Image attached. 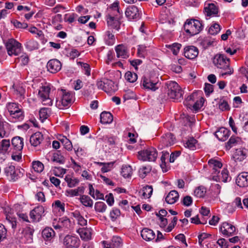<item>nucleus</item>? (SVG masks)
I'll return each mask as SVG.
<instances>
[{
    "instance_id": "f257e3e1",
    "label": "nucleus",
    "mask_w": 248,
    "mask_h": 248,
    "mask_svg": "<svg viewBox=\"0 0 248 248\" xmlns=\"http://www.w3.org/2000/svg\"><path fill=\"white\" fill-rule=\"evenodd\" d=\"M213 63L217 68L222 69L220 75L222 77L225 75H231L233 72V69L230 67L229 59L224 55H216L214 58Z\"/></svg>"
},
{
    "instance_id": "f03ea898",
    "label": "nucleus",
    "mask_w": 248,
    "mask_h": 248,
    "mask_svg": "<svg viewBox=\"0 0 248 248\" xmlns=\"http://www.w3.org/2000/svg\"><path fill=\"white\" fill-rule=\"evenodd\" d=\"M185 31L191 36H193L200 33L203 29L202 23L195 19H187L184 25Z\"/></svg>"
},
{
    "instance_id": "7ed1b4c3",
    "label": "nucleus",
    "mask_w": 248,
    "mask_h": 248,
    "mask_svg": "<svg viewBox=\"0 0 248 248\" xmlns=\"http://www.w3.org/2000/svg\"><path fill=\"white\" fill-rule=\"evenodd\" d=\"M198 93L193 92L190 95H188L184 101V104L187 108H201L204 106L205 101L203 97H200L199 99H197Z\"/></svg>"
},
{
    "instance_id": "20e7f679",
    "label": "nucleus",
    "mask_w": 248,
    "mask_h": 248,
    "mask_svg": "<svg viewBox=\"0 0 248 248\" xmlns=\"http://www.w3.org/2000/svg\"><path fill=\"white\" fill-rule=\"evenodd\" d=\"M166 84L168 89V95L170 98L178 101L182 98L183 91L177 83L169 81Z\"/></svg>"
},
{
    "instance_id": "39448f33",
    "label": "nucleus",
    "mask_w": 248,
    "mask_h": 248,
    "mask_svg": "<svg viewBox=\"0 0 248 248\" xmlns=\"http://www.w3.org/2000/svg\"><path fill=\"white\" fill-rule=\"evenodd\" d=\"M4 173L10 181H15L23 175L24 170L19 168H16L12 164H8L4 168Z\"/></svg>"
},
{
    "instance_id": "423d86ee",
    "label": "nucleus",
    "mask_w": 248,
    "mask_h": 248,
    "mask_svg": "<svg viewBox=\"0 0 248 248\" xmlns=\"http://www.w3.org/2000/svg\"><path fill=\"white\" fill-rule=\"evenodd\" d=\"M5 46L8 55L11 56L19 55L22 50L21 44L13 38L8 39Z\"/></svg>"
},
{
    "instance_id": "0eeeda50",
    "label": "nucleus",
    "mask_w": 248,
    "mask_h": 248,
    "mask_svg": "<svg viewBox=\"0 0 248 248\" xmlns=\"http://www.w3.org/2000/svg\"><path fill=\"white\" fill-rule=\"evenodd\" d=\"M139 158L143 161H155L158 156V153L154 147H151L139 152Z\"/></svg>"
},
{
    "instance_id": "6e6552de",
    "label": "nucleus",
    "mask_w": 248,
    "mask_h": 248,
    "mask_svg": "<svg viewBox=\"0 0 248 248\" xmlns=\"http://www.w3.org/2000/svg\"><path fill=\"white\" fill-rule=\"evenodd\" d=\"M5 115L11 122L21 121L24 119V114L22 109H7Z\"/></svg>"
},
{
    "instance_id": "1a4fd4ad",
    "label": "nucleus",
    "mask_w": 248,
    "mask_h": 248,
    "mask_svg": "<svg viewBox=\"0 0 248 248\" xmlns=\"http://www.w3.org/2000/svg\"><path fill=\"white\" fill-rule=\"evenodd\" d=\"M53 227L56 230L68 231L72 228V224L68 218L62 217L59 219L57 223L54 221L53 222Z\"/></svg>"
},
{
    "instance_id": "9d476101",
    "label": "nucleus",
    "mask_w": 248,
    "mask_h": 248,
    "mask_svg": "<svg viewBox=\"0 0 248 248\" xmlns=\"http://www.w3.org/2000/svg\"><path fill=\"white\" fill-rule=\"evenodd\" d=\"M140 14L139 9L135 5L129 6L125 11V16L129 20L139 18Z\"/></svg>"
},
{
    "instance_id": "9b49d317",
    "label": "nucleus",
    "mask_w": 248,
    "mask_h": 248,
    "mask_svg": "<svg viewBox=\"0 0 248 248\" xmlns=\"http://www.w3.org/2000/svg\"><path fill=\"white\" fill-rule=\"evenodd\" d=\"M63 243L67 248H78L80 245V240L77 237L67 235L64 238Z\"/></svg>"
},
{
    "instance_id": "f8f14e48",
    "label": "nucleus",
    "mask_w": 248,
    "mask_h": 248,
    "mask_svg": "<svg viewBox=\"0 0 248 248\" xmlns=\"http://www.w3.org/2000/svg\"><path fill=\"white\" fill-rule=\"evenodd\" d=\"M47 71L50 73L55 74L59 72L62 68V63L56 59L50 60L47 63Z\"/></svg>"
},
{
    "instance_id": "ddd939ff",
    "label": "nucleus",
    "mask_w": 248,
    "mask_h": 248,
    "mask_svg": "<svg viewBox=\"0 0 248 248\" xmlns=\"http://www.w3.org/2000/svg\"><path fill=\"white\" fill-rule=\"evenodd\" d=\"M44 212L45 209L44 207L42 205L38 206L30 212V217L32 221L38 222L41 219Z\"/></svg>"
},
{
    "instance_id": "4468645a",
    "label": "nucleus",
    "mask_w": 248,
    "mask_h": 248,
    "mask_svg": "<svg viewBox=\"0 0 248 248\" xmlns=\"http://www.w3.org/2000/svg\"><path fill=\"white\" fill-rule=\"evenodd\" d=\"M220 231L224 235L230 236L234 234L235 227L232 224L225 222L220 227Z\"/></svg>"
},
{
    "instance_id": "2eb2a0df",
    "label": "nucleus",
    "mask_w": 248,
    "mask_h": 248,
    "mask_svg": "<svg viewBox=\"0 0 248 248\" xmlns=\"http://www.w3.org/2000/svg\"><path fill=\"white\" fill-rule=\"evenodd\" d=\"M184 55L187 59L193 60L199 54L198 48L193 46H186L184 48Z\"/></svg>"
},
{
    "instance_id": "dca6fc26",
    "label": "nucleus",
    "mask_w": 248,
    "mask_h": 248,
    "mask_svg": "<svg viewBox=\"0 0 248 248\" xmlns=\"http://www.w3.org/2000/svg\"><path fill=\"white\" fill-rule=\"evenodd\" d=\"M157 83V81L153 80L148 76H144L141 80V84L144 88L153 91L157 89L156 87Z\"/></svg>"
},
{
    "instance_id": "f3484780",
    "label": "nucleus",
    "mask_w": 248,
    "mask_h": 248,
    "mask_svg": "<svg viewBox=\"0 0 248 248\" xmlns=\"http://www.w3.org/2000/svg\"><path fill=\"white\" fill-rule=\"evenodd\" d=\"M213 179L216 181H221L225 183L230 181L231 177L229 175L228 170L223 169L220 173L214 175Z\"/></svg>"
},
{
    "instance_id": "a211bd4d",
    "label": "nucleus",
    "mask_w": 248,
    "mask_h": 248,
    "mask_svg": "<svg viewBox=\"0 0 248 248\" xmlns=\"http://www.w3.org/2000/svg\"><path fill=\"white\" fill-rule=\"evenodd\" d=\"M115 51L118 58L126 59L129 56L128 51L126 46L120 44L115 46Z\"/></svg>"
},
{
    "instance_id": "6ab92c4d",
    "label": "nucleus",
    "mask_w": 248,
    "mask_h": 248,
    "mask_svg": "<svg viewBox=\"0 0 248 248\" xmlns=\"http://www.w3.org/2000/svg\"><path fill=\"white\" fill-rule=\"evenodd\" d=\"M105 92L109 94L115 93L118 90L117 84L111 80L105 78Z\"/></svg>"
},
{
    "instance_id": "aec40b11",
    "label": "nucleus",
    "mask_w": 248,
    "mask_h": 248,
    "mask_svg": "<svg viewBox=\"0 0 248 248\" xmlns=\"http://www.w3.org/2000/svg\"><path fill=\"white\" fill-rule=\"evenodd\" d=\"M248 155V150L244 148L236 149L233 157L235 160L241 161L244 160Z\"/></svg>"
},
{
    "instance_id": "412c9836",
    "label": "nucleus",
    "mask_w": 248,
    "mask_h": 248,
    "mask_svg": "<svg viewBox=\"0 0 248 248\" xmlns=\"http://www.w3.org/2000/svg\"><path fill=\"white\" fill-rule=\"evenodd\" d=\"M215 136L220 141H225L230 135V131L224 127L220 128L215 132Z\"/></svg>"
},
{
    "instance_id": "4be33fe9",
    "label": "nucleus",
    "mask_w": 248,
    "mask_h": 248,
    "mask_svg": "<svg viewBox=\"0 0 248 248\" xmlns=\"http://www.w3.org/2000/svg\"><path fill=\"white\" fill-rule=\"evenodd\" d=\"M236 183L240 187L248 186V172H242L237 176Z\"/></svg>"
},
{
    "instance_id": "5701e85b",
    "label": "nucleus",
    "mask_w": 248,
    "mask_h": 248,
    "mask_svg": "<svg viewBox=\"0 0 248 248\" xmlns=\"http://www.w3.org/2000/svg\"><path fill=\"white\" fill-rule=\"evenodd\" d=\"M208 164L210 167L212 168L213 171L212 174L213 177L214 175L218 174L219 173V170L222 166V164L220 161L211 159L208 161Z\"/></svg>"
},
{
    "instance_id": "b1692460",
    "label": "nucleus",
    "mask_w": 248,
    "mask_h": 248,
    "mask_svg": "<svg viewBox=\"0 0 248 248\" xmlns=\"http://www.w3.org/2000/svg\"><path fill=\"white\" fill-rule=\"evenodd\" d=\"M175 138L170 133L165 134L162 137L161 142L163 146L168 147L173 145L174 143Z\"/></svg>"
},
{
    "instance_id": "393cba45",
    "label": "nucleus",
    "mask_w": 248,
    "mask_h": 248,
    "mask_svg": "<svg viewBox=\"0 0 248 248\" xmlns=\"http://www.w3.org/2000/svg\"><path fill=\"white\" fill-rule=\"evenodd\" d=\"M104 41L108 46H112L115 43V37L112 31H107L103 35Z\"/></svg>"
},
{
    "instance_id": "a878e982",
    "label": "nucleus",
    "mask_w": 248,
    "mask_h": 248,
    "mask_svg": "<svg viewBox=\"0 0 248 248\" xmlns=\"http://www.w3.org/2000/svg\"><path fill=\"white\" fill-rule=\"evenodd\" d=\"M204 12L206 15L208 16H216L218 12L217 7L214 3L207 4L204 7Z\"/></svg>"
},
{
    "instance_id": "bb28decb",
    "label": "nucleus",
    "mask_w": 248,
    "mask_h": 248,
    "mask_svg": "<svg viewBox=\"0 0 248 248\" xmlns=\"http://www.w3.org/2000/svg\"><path fill=\"white\" fill-rule=\"evenodd\" d=\"M43 140V136L40 132H36L32 134L30 139V141L32 146L34 147L39 145Z\"/></svg>"
},
{
    "instance_id": "cd10ccee",
    "label": "nucleus",
    "mask_w": 248,
    "mask_h": 248,
    "mask_svg": "<svg viewBox=\"0 0 248 248\" xmlns=\"http://www.w3.org/2000/svg\"><path fill=\"white\" fill-rule=\"evenodd\" d=\"M141 236L145 240L149 241L154 239L155 235L152 230L148 228H144L141 231Z\"/></svg>"
},
{
    "instance_id": "c85d7f7f",
    "label": "nucleus",
    "mask_w": 248,
    "mask_h": 248,
    "mask_svg": "<svg viewBox=\"0 0 248 248\" xmlns=\"http://www.w3.org/2000/svg\"><path fill=\"white\" fill-rule=\"evenodd\" d=\"M12 145L14 150L22 151L24 145L23 139L19 137L13 138L12 140Z\"/></svg>"
},
{
    "instance_id": "c756f323",
    "label": "nucleus",
    "mask_w": 248,
    "mask_h": 248,
    "mask_svg": "<svg viewBox=\"0 0 248 248\" xmlns=\"http://www.w3.org/2000/svg\"><path fill=\"white\" fill-rule=\"evenodd\" d=\"M62 104L64 106H68L69 104L72 103L73 96L72 94L68 92H66L65 90H62Z\"/></svg>"
},
{
    "instance_id": "7c9ffc66",
    "label": "nucleus",
    "mask_w": 248,
    "mask_h": 248,
    "mask_svg": "<svg viewBox=\"0 0 248 248\" xmlns=\"http://www.w3.org/2000/svg\"><path fill=\"white\" fill-rule=\"evenodd\" d=\"M77 232L82 240L87 241L91 239L92 232L90 229L79 228L77 230Z\"/></svg>"
},
{
    "instance_id": "2f4dec72",
    "label": "nucleus",
    "mask_w": 248,
    "mask_h": 248,
    "mask_svg": "<svg viewBox=\"0 0 248 248\" xmlns=\"http://www.w3.org/2000/svg\"><path fill=\"white\" fill-rule=\"evenodd\" d=\"M9 134V124L0 119V137H7Z\"/></svg>"
},
{
    "instance_id": "473e14b6",
    "label": "nucleus",
    "mask_w": 248,
    "mask_h": 248,
    "mask_svg": "<svg viewBox=\"0 0 248 248\" xmlns=\"http://www.w3.org/2000/svg\"><path fill=\"white\" fill-rule=\"evenodd\" d=\"M241 139L238 137L232 136L228 142L226 143V148L230 150L231 148L241 143Z\"/></svg>"
},
{
    "instance_id": "72a5a7b5",
    "label": "nucleus",
    "mask_w": 248,
    "mask_h": 248,
    "mask_svg": "<svg viewBox=\"0 0 248 248\" xmlns=\"http://www.w3.org/2000/svg\"><path fill=\"white\" fill-rule=\"evenodd\" d=\"M179 194L175 190H172L170 192L165 198L166 202L169 204L174 203L178 199Z\"/></svg>"
},
{
    "instance_id": "f704fd0d",
    "label": "nucleus",
    "mask_w": 248,
    "mask_h": 248,
    "mask_svg": "<svg viewBox=\"0 0 248 248\" xmlns=\"http://www.w3.org/2000/svg\"><path fill=\"white\" fill-rule=\"evenodd\" d=\"M112 115L109 112L103 111L100 114V122L104 124H110L112 122Z\"/></svg>"
},
{
    "instance_id": "c9c22d12",
    "label": "nucleus",
    "mask_w": 248,
    "mask_h": 248,
    "mask_svg": "<svg viewBox=\"0 0 248 248\" xmlns=\"http://www.w3.org/2000/svg\"><path fill=\"white\" fill-rule=\"evenodd\" d=\"M42 236L46 241H50L54 236L55 232L51 228H46L42 232Z\"/></svg>"
},
{
    "instance_id": "e433bc0d",
    "label": "nucleus",
    "mask_w": 248,
    "mask_h": 248,
    "mask_svg": "<svg viewBox=\"0 0 248 248\" xmlns=\"http://www.w3.org/2000/svg\"><path fill=\"white\" fill-rule=\"evenodd\" d=\"M121 18H115L114 16H107V23L109 26L118 30L120 28L119 20Z\"/></svg>"
},
{
    "instance_id": "4c0bfd02",
    "label": "nucleus",
    "mask_w": 248,
    "mask_h": 248,
    "mask_svg": "<svg viewBox=\"0 0 248 248\" xmlns=\"http://www.w3.org/2000/svg\"><path fill=\"white\" fill-rule=\"evenodd\" d=\"M59 140L66 150L68 151H72L73 149L72 143L65 136H60Z\"/></svg>"
},
{
    "instance_id": "58836bf2",
    "label": "nucleus",
    "mask_w": 248,
    "mask_h": 248,
    "mask_svg": "<svg viewBox=\"0 0 248 248\" xmlns=\"http://www.w3.org/2000/svg\"><path fill=\"white\" fill-rule=\"evenodd\" d=\"M80 201L86 207L92 208L93 206V202L88 196L85 195L81 196Z\"/></svg>"
},
{
    "instance_id": "ea45409f",
    "label": "nucleus",
    "mask_w": 248,
    "mask_h": 248,
    "mask_svg": "<svg viewBox=\"0 0 248 248\" xmlns=\"http://www.w3.org/2000/svg\"><path fill=\"white\" fill-rule=\"evenodd\" d=\"M97 164L99 166H102L101 168V171L103 173H105L110 171L113 168L114 162H97Z\"/></svg>"
},
{
    "instance_id": "a19ab883",
    "label": "nucleus",
    "mask_w": 248,
    "mask_h": 248,
    "mask_svg": "<svg viewBox=\"0 0 248 248\" xmlns=\"http://www.w3.org/2000/svg\"><path fill=\"white\" fill-rule=\"evenodd\" d=\"M52 161L59 164H64L65 159L63 155H62L60 151H57L53 154Z\"/></svg>"
},
{
    "instance_id": "79ce46f5",
    "label": "nucleus",
    "mask_w": 248,
    "mask_h": 248,
    "mask_svg": "<svg viewBox=\"0 0 248 248\" xmlns=\"http://www.w3.org/2000/svg\"><path fill=\"white\" fill-rule=\"evenodd\" d=\"M52 206L54 210H58L60 214H62L65 211V204L59 200H57L53 203Z\"/></svg>"
},
{
    "instance_id": "37998d69",
    "label": "nucleus",
    "mask_w": 248,
    "mask_h": 248,
    "mask_svg": "<svg viewBox=\"0 0 248 248\" xmlns=\"http://www.w3.org/2000/svg\"><path fill=\"white\" fill-rule=\"evenodd\" d=\"M153 188L151 186H144L141 192L142 196L144 199L149 198L152 195Z\"/></svg>"
},
{
    "instance_id": "c03bdc74",
    "label": "nucleus",
    "mask_w": 248,
    "mask_h": 248,
    "mask_svg": "<svg viewBox=\"0 0 248 248\" xmlns=\"http://www.w3.org/2000/svg\"><path fill=\"white\" fill-rule=\"evenodd\" d=\"M73 216L77 220L78 224L81 226L87 225V220L80 215L78 211H76L72 213Z\"/></svg>"
},
{
    "instance_id": "a18cd8bd",
    "label": "nucleus",
    "mask_w": 248,
    "mask_h": 248,
    "mask_svg": "<svg viewBox=\"0 0 248 248\" xmlns=\"http://www.w3.org/2000/svg\"><path fill=\"white\" fill-rule=\"evenodd\" d=\"M50 88L48 86H42L40 87L38 95L40 98L47 97L49 96Z\"/></svg>"
},
{
    "instance_id": "49530a36",
    "label": "nucleus",
    "mask_w": 248,
    "mask_h": 248,
    "mask_svg": "<svg viewBox=\"0 0 248 248\" xmlns=\"http://www.w3.org/2000/svg\"><path fill=\"white\" fill-rule=\"evenodd\" d=\"M122 175L124 178L130 177L132 174V169L129 165L123 166L122 168Z\"/></svg>"
},
{
    "instance_id": "de8ad7c7",
    "label": "nucleus",
    "mask_w": 248,
    "mask_h": 248,
    "mask_svg": "<svg viewBox=\"0 0 248 248\" xmlns=\"http://www.w3.org/2000/svg\"><path fill=\"white\" fill-rule=\"evenodd\" d=\"M64 179L69 187H74L78 185L79 182L78 178H72L68 175L66 176Z\"/></svg>"
},
{
    "instance_id": "09e8293b",
    "label": "nucleus",
    "mask_w": 248,
    "mask_h": 248,
    "mask_svg": "<svg viewBox=\"0 0 248 248\" xmlns=\"http://www.w3.org/2000/svg\"><path fill=\"white\" fill-rule=\"evenodd\" d=\"M197 140L193 138H189L185 143V146L191 150H194L196 149Z\"/></svg>"
},
{
    "instance_id": "8fccbe9b",
    "label": "nucleus",
    "mask_w": 248,
    "mask_h": 248,
    "mask_svg": "<svg viewBox=\"0 0 248 248\" xmlns=\"http://www.w3.org/2000/svg\"><path fill=\"white\" fill-rule=\"evenodd\" d=\"M32 167L34 170L38 173L41 172L44 168V164L39 161H34L32 162Z\"/></svg>"
},
{
    "instance_id": "3c124183",
    "label": "nucleus",
    "mask_w": 248,
    "mask_h": 248,
    "mask_svg": "<svg viewBox=\"0 0 248 248\" xmlns=\"http://www.w3.org/2000/svg\"><path fill=\"white\" fill-rule=\"evenodd\" d=\"M50 113V109H40L39 112L40 120L43 122L49 117Z\"/></svg>"
},
{
    "instance_id": "603ef678",
    "label": "nucleus",
    "mask_w": 248,
    "mask_h": 248,
    "mask_svg": "<svg viewBox=\"0 0 248 248\" xmlns=\"http://www.w3.org/2000/svg\"><path fill=\"white\" fill-rule=\"evenodd\" d=\"M38 43L34 40H30L26 43L25 46L27 49L31 51L38 48Z\"/></svg>"
},
{
    "instance_id": "864d4df0",
    "label": "nucleus",
    "mask_w": 248,
    "mask_h": 248,
    "mask_svg": "<svg viewBox=\"0 0 248 248\" xmlns=\"http://www.w3.org/2000/svg\"><path fill=\"white\" fill-rule=\"evenodd\" d=\"M124 76L125 79L127 81L131 83L135 82L138 78V76L136 73H132L130 71L126 72Z\"/></svg>"
},
{
    "instance_id": "5fc2aeb1",
    "label": "nucleus",
    "mask_w": 248,
    "mask_h": 248,
    "mask_svg": "<svg viewBox=\"0 0 248 248\" xmlns=\"http://www.w3.org/2000/svg\"><path fill=\"white\" fill-rule=\"evenodd\" d=\"M206 188L203 186H200L194 190V195L198 198L203 197L206 193Z\"/></svg>"
},
{
    "instance_id": "6e6d98bb",
    "label": "nucleus",
    "mask_w": 248,
    "mask_h": 248,
    "mask_svg": "<svg viewBox=\"0 0 248 248\" xmlns=\"http://www.w3.org/2000/svg\"><path fill=\"white\" fill-rule=\"evenodd\" d=\"M239 119L241 121L244 122L243 129L248 132V114L243 113L240 114Z\"/></svg>"
},
{
    "instance_id": "4d7b16f0",
    "label": "nucleus",
    "mask_w": 248,
    "mask_h": 248,
    "mask_svg": "<svg viewBox=\"0 0 248 248\" xmlns=\"http://www.w3.org/2000/svg\"><path fill=\"white\" fill-rule=\"evenodd\" d=\"M94 208L96 212L103 213L107 209V205L102 202H98L95 203Z\"/></svg>"
},
{
    "instance_id": "13d9d810",
    "label": "nucleus",
    "mask_w": 248,
    "mask_h": 248,
    "mask_svg": "<svg viewBox=\"0 0 248 248\" xmlns=\"http://www.w3.org/2000/svg\"><path fill=\"white\" fill-rule=\"evenodd\" d=\"M77 64L78 65L81 66L82 70L84 71L85 75L88 76L91 75V68L89 64L82 62H78Z\"/></svg>"
},
{
    "instance_id": "bf43d9fd",
    "label": "nucleus",
    "mask_w": 248,
    "mask_h": 248,
    "mask_svg": "<svg viewBox=\"0 0 248 248\" xmlns=\"http://www.w3.org/2000/svg\"><path fill=\"white\" fill-rule=\"evenodd\" d=\"M220 26L217 23H214L209 28L208 32L211 35H216L220 31Z\"/></svg>"
},
{
    "instance_id": "052dcab7",
    "label": "nucleus",
    "mask_w": 248,
    "mask_h": 248,
    "mask_svg": "<svg viewBox=\"0 0 248 248\" xmlns=\"http://www.w3.org/2000/svg\"><path fill=\"white\" fill-rule=\"evenodd\" d=\"M10 146L9 140H2L0 141V151L6 152Z\"/></svg>"
},
{
    "instance_id": "680f3d73",
    "label": "nucleus",
    "mask_w": 248,
    "mask_h": 248,
    "mask_svg": "<svg viewBox=\"0 0 248 248\" xmlns=\"http://www.w3.org/2000/svg\"><path fill=\"white\" fill-rule=\"evenodd\" d=\"M112 245L115 248L122 246L123 242L121 237L117 236H113L111 240Z\"/></svg>"
},
{
    "instance_id": "e2e57ef3",
    "label": "nucleus",
    "mask_w": 248,
    "mask_h": 248,
    "mask_svg": "<svg viewBox=\"0 0 248 248\" xmlns=\"http://www.w3.org/2000/svg\"><path fill=\"white\" fill-rule=\"evenodd\" d=\"M181 46V44L179 43H173L172 45H169L167 47L171 49L174 55H176L179 53Z\"/></svg>"
},
{
    "instance_id": "0e129e2a",
    "label": "nucleus",
    "mask_w": 248,
    "mask_h": 248,
    "mask_svg": "<svg viewBox=\"0 0 248 248\" xmlns=\"http://www.w3.org/2000/svg\"><path fill=\"white\" fill-rule=\"evenodd\" d=\"M7 221L11 224L12 228H16V218L12 215L11 213L6 215Z\"/></svg>"
},
{
    "instance_id": "69168bd1",
    "label": "nucleus",
    "mask_w": 248,
    "mask_h": 248,
    "mask_svg": "<svg viewBox=\"0 0 248 248\" xmlns=\"http://www.w3.org/2000/svg\"><path fill=\"white\" fill-rule=\"evenodd\" d=\"M66 170L61 167H54L53 170V173L57 176L62 177L66 173Z\"/></svg>"
},
{
    "instance_id": "338daca9",
    "label": "nucleus",
    "mask_w": 248,
    "mask_h": 248,
    "mask_svg": "<svg viewBox=\"0 0 248 248\" xmlns=\"http://www.w3.org/2000/svg\"><path fill=\"white\" fill-rule=\"evenodd\" d=\"M147 54L146 46L144 45H140L138 48V54L140 57L144 58Z\"/></svg>"
},
{
    "instance_id": "774afa93",
    "label": "nucleus",
    "mask_w": 248,
    "mask_h": 248,
    "mask_svg": "<svg viewBox=\"0 0 248 248\" xmlns=\"http://www.w3.org/2000/svg\"><path fill=\"white\" fill-rule=\"evenodd\" d=\"M34 229L32 227H27L25 230L24 232L26 236L30 238L29 242H31L32 240V236L34 233Z\"/></svg>"
}]
</instances>
